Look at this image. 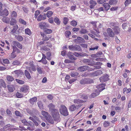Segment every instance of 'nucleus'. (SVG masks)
Returning a JSON list of instances; mask_svg holds the SVG:
<instances>
[{
	"label": "nucleus",
	"mask_w": 131,
	"mask_h": 131,
	"mask_svg": "<svg viewBox=\"0 0 131 131\" xmlns=\"http://www.w3.org/2000/svg\"><path fill=\"white\" fill-rule=\"evenodd\" d=\"M88 68L89 67L88 66H83L79 68L78 70L81 71H83L88 70Z\"/></svg>",
	"instance_id": "4be33fe9"
},
{
	"label": "nucleus",
	"mask_w": 131,
	"mask_h": 131,
	"mask_svg": "<svg viewBox=\"0 0 131 131\" xmlns=\"http://www.w3.org/2000/svg\"><path fill=\"white\" fill-rule=\"evenodd\" d=\"M105 84L104 83H102L97 86V88L100 89L96 90L95 93H93L91 94L90 96V97L94 98L99 95L100 92L105 89Z\"/></svg>",
	"instance_id": "f257e3e1"
},
{
	"label": "nucleus",
	"mask_w": 131,
	"mask_h": 131,
	"mask_svg": "<svg viewBox=\"0 0 131 131\" xmlns=\"http://www.w3.org/2000/svg\"><path fill=\"white\" fill-rule=\"evenodd\" d=\"M107 32L108 36L110 37H113L114 36V33L111 28H108L107 30Z\"/></svg>",
	"instance_id": "1a4fd4ad"
},
{
	"label": "nucleus",
	"mask_w": 131,
	"mask_h": 131,
	"mask_svg": "<svg viewBox=\"0 0 131 131\" xmlns=\"http://www.w3.org/2000/svg\"><path fill=\"white\" fill-rule=\"evenodd\" d=\"M9 14L8 10L6 9H4L2 11H0V16L3 17L6 16H7Z\"/></svg>",
	"instance_id": "f8f14e48"
},
{
	"label": "nucleus",
	"mask_w": 131,
	"mask_h": 131,
	"mask_svg": "<svg viewBox=\"0 0 131 131\" xmlns=\"http://www.w3.org/2000/svg\"><path fill=\"white\" fill-rule=\"evenodd\" d=\"M110 26L112 29H113L115 27H116V24L115 23L113 22H111L110 23Z\"/></svg>",
	"instance_id": "de8ad7c7"
},
{
	"label": "nucleus",
	"mask_w": 131,
	"mask_h": 131,
	"mask_svg": "<svg viewBox=\"0 0 131 131\" xmlns=\"http://www.w3.org/2000/svg\"><path fill=\"white\" fill-rule=\"evenodd\" d=\"M49 108V111L51 112V114L56 112V111L58 110L56 109H55V105L52 103H50L48 105Z\"/></svg>",
	"instance_id": "423d86ee"
},
{
	"label": "nucleus",
	"mask_w": 131,
	"mask_h": 131,
	"mask_svg": "<svg viewBox=\"0 0 131 131\" xmlns=\"http://www.w3.org/2000/svg\"><path fill=\"white\" fill-rule=\"evenodd\" d=\"M109 76L108 75L106 74H105L103 77H101L100 80L101 82H103L106 81H107L108 80Z\"/></svg>",
	"instance_id": "9d476101"
},
{
	"label": "nucleus",
	"mask_w": 131,
	"mask_h": 131,
	"mask_svg": "<svg viewBox=\"0 0 131 131\" xmlns=\"http://www.w3.org/2000/svg\"><path fill=\"white\" fill-rule=\"evenodd\" d=\"M75 42L76 43H79L84 42L85 40L84 39L80 37H77V38L75 40Z\"/></svg>",
	"instance_id": "dca6fc26"
},
{
	"label": "nucleus",
	"mask_w": 131,
	"mask_h": 131,
	"mask_svg": "<svg viewBox=\"0 0 131 131\" xmlns=\"http://www.w3.org/2000/svg\"><path fill=\"white\" fill-rule=\"evenodd\" d=\"M117 3L116 0H110L109 2V3L110 5L115 4Z\"/></svg>",
	"instance_id": "864d4df0"
},
{
	"label": "nucleus",
	"mask_w": 131,
	"mask_h": 131,
	"mask_svg": "<svg viewBox=\"0 0 131 131\" xmlns=\"http://www.w3.org/2000/svg\"><path fill=\"white\" fill-rule=\"evenodd\" d=\"M41 114L44 117L46 118L48 116V113L47 112L45 111H42L41 113Z\"/></svg>",
	"instance_id": "e433bc0d"
},
{
	"label": "nucleus",
	"mask_w": 131,
	"mask_h": 131,
	"mask_svg": "<svg viewBox=\"0 0 131 131\" xmlns=\"http://www.w3.org/2000/svg\"><path fill=\"white\" fill-rule=\"evenodd\" d=\"M19 23L24 25H26V22L23 19L21 18L19 19Z\"/></svg>",
	"instance_id": "3c124183"
},
{
	"label": "nucleus",
	"mask_w": 131,
	"mask_h": 131,
	"mask_svg": "<svg viewBox=\"0 0 131 131\" xmlns=\"http://www.w3.org/2000/svg\"><path fill=\"white\" fill-rule=\"evenodd\" d=\"M47 122L49 124H52L54 123V121L51 117H47L46 118Z\"/></svg>",
	"instance_id": "5701e85b"
},
{
	"label": "nucleus",
	"mask_w": 131,
	"mask_h": 131,
	"mask_svg": "<svg viewBox=\"0 0 131 131\" xmlns=\"http://www.w3.org/2000/svg\"><path fill=\"white\" fill-rule=\"evenodd\" d=\"M56 112L53 113L51 114L54 120L58 122L60 121L59 114L58 110H56Z\"/></svg>",
	"instance_id": "7ed1b4c3"
},
{
	"label": "nucleus",
	"mask_w": 131,
	"mask_h": 131,
	"mask_svg": "<svg viewBox=\"0 0 131 131\" xmlns=\"http://www.w3.org/2000/svg\"><path fill=\"white\" fill-rule=\"evenodd\" d=\"M131 3V0H126L124 4L126 6H127Z\"/></svg>",
	"instance_id": "8fccbe9b"
},
{
	"label": "nucleus",
	"mask_w": 131,
	"mask_h": 131,
	"mask_svg": "<svg viewBox=\"0 0 131 131\" xmlns=\"http://www.w3.org/2000/svg\"><path fill=\"white\" fill-rule=\"evenodd\" d=\"M114 31V34L118 35L119 34L120 31V28L118 26L115 27L113 29Z\"/></svg>",
	"instance_id": "6ab92c4d"
},
{
	"label": "nucleus",
	"mask_w": 131,
	"mask_h": 131,
	"mask_svg": "<svg viewBox=\"0 0 131 131\" xmlns=\"http://www.w3.org/2000/svg\"><path fill=\"white\" fill-rule=\"evenodd\" d=\"M76 109V107L75 105H71L69 108V110L71 111H74Z\"/></svg>",
	"instance_id": "4c0bfd02"
},
{
	"label": "nucleus",
	"mask_w": 131,
	"mask_h": 131,
	"mask_svg": "<svg viewBox=\"0 0 131 131\" xmlns=\"http://www.w3.org/2000/svg\"><path fill=\"white\" fill-rule=\"evenodd\" d=\"M102 71L100 70H98L97 71H95L93 73H92L90 74V76L92 77L95 76H97L100 74H102Z\"/></svg>",
	"instance_id": "9b49d317"
},
{
	"label": "nucleus",
	"mask_w": 131,
	"mask_h": 131,
	"mask_svg": "<svg viewBox=\"0 0 131 131\" xmlns=\"http://www.w3.org/2000/svg\"><path fill=\"white\" fill-rule=\"evenodd\" d=\"M71 32L69 31H67L65 32V35L66 37H69V36L71 35Z\"/></svg>",
	"instance_id": "bf43d9fd"
},
{
	"label": "nucleus",
	"mask_w": 131,
	"mask_h": 131,
	"mask_svg": "<svg viewBox=\"0 0 131 131\" xmlns=\"http://www.w3.org/2000/svg\"><path fill=\"white\" fill-rule=\"evenodd\" d=\"M103 6L106 10H108L110 7V6L107 3H105L103 4Z\"/></svg>",
	"instance_id": "2f4dec72"
},
{
	"label": "nucleus",
	"mask_w": 131,
	"mask_h": 131,
	"mask_svg": "<svg viewBox=\"0 0 131 131\" xmlns=\"http://www.w3.org/2000/svg\"><path fill=\"white\" fill-rule=\"evenodd\" d=\"M37 104L38 107L39 108L41 109L42 110L43 109V104L42 102L41 101H39L37 102Z\"/></svg>",
	"instance_id": "7c9ffc66"
},
{
	"label": "nucleus",
	"mask_w": 131,
	"mask_h": 131,
	"mask_svg": "<svg viewBox=\"0 0 131 131\" xmlns=\"http://www.w3.org/2000/svg\"><path fill=\"white\" fill-rule=\"evenodd\" d=\"M17 39L19 41H21L23 40V38L21 36H18L17 37Z\"/></svg>",
	"instance_id": "e2e57ef3"
},
{
	"label": "nucleus",
	"mask_w": 131,
	"mask_h": 131,
	"mask_svg": "<svg viewBox=\"0 0 131 131\" xmlns=\"http://www.w3.org/2000/svg\"><path fill=\"white\" fill-rule=\"evenodd\" d=\"M88 31L85 28H82L80 30L79 33L81 34H85L88 33Z\"/></svg>",
	"instance_id": "c85d7f7f"
},
{
	"label": "nucleus",
	"mask_w": 131,
	"mask_h": 131,
	"mask_svg": "<svg viewBox=\"0 0 131 131\" xmlns=\"http://www.w3.org/2000/svg\"><path fill=\"white\" fill-rule=\"evenodd\" d=\"M69 21V20L66 17H64L63 19V23L65 25H66L67 24L68 21Z\"/></svg>",
	"instance_id": "052dcab7"
},
{
	"label": "nucleus",
	"mask_w": 131,
	"mask_h": 131,
	"mask_svg": "<svg viewBox=\"0 0 131 131\" xmlns=\"http://www.w3.org/2000/svg\"><path fill=\"white\" fill-rule=\"evenodd\" d=\"M26 34L30 36L31 34L30 30L28 28L26 29L25 30Z\"/></svg>",
	"instance_id": "c9c22d12"
},
{
	"label": "nucleus",
	"mask_w": 131,
	"mask_h": 131,
	"mask_svg": "<svg viewBox=\"0 0 131 131\" xmlns=\"http://www.w3.org/2000/svg\"><path fill=\"white\" fill-rule=\"evenodd\" d=\"M90 32L96 37H99L100 36L98 34L100 32L97 28H95V29H94L93 30H90Z\"/></svg>",
	"instance_id": "4468645a"
},
{
	"label": "nucleus",
	"mask_w": 131,
	"mask_h": 131,
	"mask_svg": "<svg viewBox=\"0 0 131 131\" xmlns=\"http://www.w3.org/2000/svg\"><path fill=\"white\" fill-rule=\"evenodd\" d=\"M53 14V12L51 11H49L47 12L46 13V15L48 17H50Z\"/></svg>",
	"instance_id": "79ce46f5"
},
{
	"label": "nucleus",
	"mask_w": 131,
	"mask_h": 131,
	"mask_svg": "<svg viewBox=\"0 0 131 131\" xmlns=\"http://www.w3.org/2000/svg\"><path fill=\"white\" fill-rule=\"evenodd\" d=\"M21 122L22 123L25 125L28 126L29 125V124L26 121V120L25 119H23L21 121Z\"/></svg>",
	"instance_id": "c03bdc74"
},
{
	"label": "nucleus",
	"mask_w": 131,
	"mask_h": 131,
	"mask_svg": "<svg viewBox=\"0 0 131 131\" xmlns=\"http://www.w3.org/2000/svg\"><path fill=\"white\" fill-rule=\"evenodd\" d=\"M97 23V22L95 21H92L91 22V23L93 25V28L94 29H95V28H97L96 27V24Z\"/></svg>",
	"instance_id": "13d9d810"
},
{
	"label": "nucleus",
	"mask_w": 131,
	"mask_h": 131,
	"mask_svg": "<svg viewBox=\"0 0 131 131\" xmlns=\"http://www.w3.org/2000/svg\"><path fill=\"white\" fill-rule=\"evenodd\" d=\"M60 112L64 116H67L69 114L67 109L64 105H61L60 107Z\"/></svg>",
	"instance_id": "f03ea898"
},
{
	"label": "nucleus",
	"mask_w": 131,
	"mask_h": 131,
	"mask_svg": "<svg viewBox=\"0 0 131 131\" xmlns=\"http://www.w3.org/2000/svg\"><path fill=\"white\" fill-rule=\"evenodd\" d=\"M29 88V86L26 85H24L20 89V91L23 92L24 93H27Z\"/></svg>",
	"instance_id": "6e6552de"
},
{
	"label": "nucleus",
	"mask_w": 131,
	"mask_h": 131,
	"mask_svg": "<svg viewBox=\"0 0 131 131\" xmlns=\"http://www.w3.org/2000/svg\"><path fill=\"white\" fill-rule=\"evenodd\" d=\"M70 24L72 26H75L77 25V22L73 20L71 21Z\"/></svg>",
	"instance_id": "4d7b16f0"
},
{
	"label": "nucleus",
	"mask_w": 131,
	"mask_h": 131,
	"mask_svg": "<svg viewBox=\"0 0 131 131\" xmlns=\"http://www.w3.org/2000/svg\"><path fill=\"white\" fill-rule=\"evenodd\" d=\"M92 80L89 79L85 78L81 80L80 82L81 84H84L91 83L92 82Z\"/></svg>",
	"instance_id": "0eeeda50"
},
{
	"label": "nucleus",
	"mask_w": 131,
	"mask_h": 131,
	"mask_svg": "<svg viewBox=\"0 0 131 131\" xmlns=\"http://www.w3.org/2000/svg\"><path fill=\"white\" fill-rule=\"evenodd\" d=\"M17 22V21L16 19L12 18L10 21V24L11 25H14L16 24Z\"/></svg>",
	"instance_id": "cd10ccee"
},
{
	"label": "nucleus",
	"mask_w": 131,
	"mask_h": 131,
	"mask_svg": "<svg viewBox=\"0 0 131 131\" xmlns=\"http://www.w3.org/2000/svg\"><path fill=\"white\" fill-rule=\"evenodd\" d=\"M3 131L6 130H11L16 129L14 128H11V125L10 124H8L4 126L3 128Z\"/></svg>",
	"instance_id": "2eb2a0df"
},
{
	"label": "nucleus",
	"mask_w": 131,
	"mask_h": 131,
	"mask_svg": "<svg viewBox=\"0 0 131 131\" xmlns=\"http://www.w3.org/2000/svg\"><path fill=\"white\" fill-rule=\"evenodd\" d=\"M69 49L72 51H80L81 50V48L79 46L75 45L74 46L71 45L69 47Z\"/></svg>",
	"instance_id": "39448f33"
},
{
	"label": "nucleus",
	"mask_w": 131,
	"mask_h": 131,
	"mask_svg": "<svg viewBox=\"0 0 131 131\" xmlns=\"http://www.w3.org/2000/svg\"><path fill=\"white\" fill-rule=\"evenodd\" d=\"M7 80L8 81H12L14 80V78L11 76L8 75L6 77Z\"/></svg>",
	"instance_id": "ea45409f"
},
{
	"label": "nucleus",
	"mask_w": 131,
	"mask_h": 131,
	"mask_svg": "<svg viewBox=\"0 0 131 131\" xmlns=\"http://www.w3.org/2000/svg\"><path fill=\"white\" fill-rule=\"evenodd\" d=\"M25 74L26 77L28 79H30L31 78L30 74L26 70H25Z\"/></svg>",
	"instance_id": "473e14b6"
},
{
	"label": "nucleus",
	"mask_w": 131,
	"mask_h": 131,
	"mask_svg": "<svg viewBox=\"0 0 131 131\" xmlns=\"http://www.w3.org/2000/svg\"><path fill=\"white\" fill-rule=\"evenodd\" d=\"M29 65L30 66L29 68V70L30 72H31V70H32L34 71H36V69L33 64L32 62H31L29 63Z\"/></svg>",
	"instance_id": "412c9836"
},
{
	"label": "nucleus",
	"mask_w": 131,
	"mask_h": 131,
	"mask_svg": "<svg viewBox=\"0 0 131 131\" xmlns=\"http://www.w3.org/2000/svg\"><path fill=\"white\" fill-rule=\"evenodd\" d=\"M37 101V98L36 97H35L30 99L29 101L31 104H33L34 102H36Z\"/></svg>",
	"instance_id": "72a5a7b5"
},
{
	"label": "nucleus",
	"mask_w": 131,
	"mask_h": 131,
	"mask_svg": "<svg viewBox=\"0 0 131 131\" xmlns=\"http://www.w3.org/2000/svg\"><path fill=\"white\" fill-rule=\"evenodd\" d=\"M3 61L4 63L6 64L9 63V60L6 59H3Z\"/></svg>",
	"instance_id": "338daca9"
},
{
	"label": "nucleus",
	"mask_w": 131,
	"mask_h": 131,
	"mask_svg": "<svg viewBox=\"0 0 131 131\" xmlns=\"http://www.w3.org/2000/svg\"><path fill=\"white\" fill-rule=\"evenodd\" d=\"M73 54L75 56L77 57H79L80 56H83V55L82 53L80 52H74Z\"/></svg>",
	"instance_id": "a19ab883"
},
{
	"label": "nucleus",
	"mask_w": 131,
	"mask_h": 131,
	"mask_svg": "<svg viewBox=\"0 0 131 131\" xmlns=\"http://www.w3.org/2000/svg\"><path fill=\"white\" fill-rule=\"evenodd\" d=\"M3 17L2 19L3 22L6 23H8L10 20V18L8 17H6L5 16Z\"/></svg>",
	"instance_id": "a878e982"
},
{
	"label": "nucleus",
	"mask_w": 131,
	"mask_h": 131,
	"mask_svg": "<svg viewBox=\"0 0 131 131\" xmlns=\"http://www.w3.org/2000/svg\"><path fill=\"white\" fill-rule=\"evenodd\" d=\"M29 119L34 122V125L36 126H38L39 124L40 123L39 118L36 116H35L34 117H30Z\"/></svg>",
	"instance_id": "20e7f679"
},
{
	"label": "nucleus",
	"mask_w": 131,
	"mask_h": 131,
	"mask_svg": "<svg viewBox=\"0 0 131 131\" xmlns=\"http://www.w3.org/2000/svg\"><path fill=\"white\" fill-rule=\"evenodd\" d=\"M78 75V73L76 72H73L71 74V76L72 77H75L77 76Z\"/></svg>",
	"instance_id": "603ef678"
},
{
	"label": "nucleus",
	"mask_w": 131,
	"mask_h": 131,
	"mask_svg": "<svg viewBox=\"0 0 131 131\" xmlns=\"http://www.w3.org/2000/svg\"><path fill=\"white\" fill-rule=\"evenodd\" d=\"M40 13V12L39 10H36L35 13V18H37L38 15Z\"/></svg>",
	"instance_id": "6e6d98bb"
},
{
	"label": "nucleus",
	"mask_w": 131,
	"mask_h": 131,
	"mask_svg": "<svg viewBox=\"0 0 131 131\" xmlns=\"http://www.w3.org/2000/svg\"><path fill=\"white\" fill-rule=\"evenodd\" d=\"M90 7L92 9L96 4L97 3L95 1L91 0L90 2Z\"/></svg>",
	"instance_id": "393cba45"
},
{
	"label": "nucleus",
	"mask_w": 131,
	"mask_h": 131,
	"mask_svg": "<svg viewBox=\"0 0 131 131\" xmlns=\"http://www.w3.org/2000/svg\"><path fill=\"white\" fill-rule=\"evenodd\" d=\"M54 22L58 25L60 24V21L59 19L57 17H55L54 19Z\"/></svg>",
	"instance_id": "37998d69"
},
{
	"label": "nucleus",
	"mask_w": 131,
	"mask_h": 131,
	"mask_svg": "<svg viewBox=\"0 0 131 131\" xmlns=\"http://www.w3.org/2000/svg\"><path fill=\"white\" fill-rule=\"evenodd\" d=\"M16 96L18 98H21L23 97V95L20 93L19 92H17L16 94Z\"/></svg>",
	"instance_id": "680f3d73"
},
{
	"label": "nucleus",
	"mask_w": 131,
	"mask_h": 131,
	"mask_svg": "<svg viewBox=\"0 0 131 131\" xmlns=\"http://www.w3.org/2000/svg\"><path fill=\"white\" fill-rule=\"evenodd\" d=\"M13 43L14 46H17L20 49H21L22 47V46L19 43L16 41H13Z\"/></svg>",
	"instance_id": "b1692460"
},
{
	"label": "nucleus",
	"mask_w": 131,
	"mask_h": 131,
	"mask_svg": "<svg viewBox=\"0 0 131 131\" xmlns=\"http://www.w3.org/2000/svg\"><path fill=\"white\" fill-rule=\"evenodd\" d=\"M13 73L15 74V76L17 77H21L23 74L22 71L19 70L14 71L12 72V73Z\"/></svg>",
	"instance_id": "ddd939ff"
},
{
	"label": "nucleus",
	"mask_w": 131,
	"mask_h": 131,
	"mask_svg": "<svg viewBox=\"0 0 131 131\" xmlns=\"http://www.w3.org/2000/svg\"><path fill=\"white\" fill-rule=\"evenodd\" d=\"M99 47L97 46L93 45L91 46V48H90L89 50L94 51L95 50H97L98 49Z\"/></svg>",
	"instance_id": "bb28decb"
},
{
	"label": "nucleus",
	"mask_w": 131,
	"mask_h": 131,
	"mask_svg": "<svg viewBox=\"0 0 131 131\" xmlns=\"http://www.w3.org/2000/svg\"><path fill=\"white\" fill-rule=\"evenodd\" d=\"M8 89L10 92H13L15 90L14 86L13 85H8Z\"/></svg>",
	"instance_id": "c756f323"
},
{
	"label": "nucleus",
	"mask_w": 131,
	"mask_h": 131,
	"mask_svg": "<svg viewBox=\"0 0 131 131\" xmlns=\"http://www.w3.org/2000/svg\"><path fill=\"white\" fill-rule=\"evenodd\" d=\"M2 86L4 88L6 87L5 82L2 80H1L0 81V87H1Z\"/></svg>",
	"instance_id": "58836bf2"
},
{
	"label": "nucleus",
	"mask_w": 131,
	"mask_h": 131,
	"mask_svg": "<svg viewBox=\"0 0 131 131\" xmlns=\"http://www.w3.org/2000/svg\"><path fill=\"white\" fill-rule=\"evenodd\" d=\"M46 19V15L45 14L44 15L41 14L39 15L37 17V20L38 21H40L42 20H44Z\"/></svg>",
	"instance_id": "aec40b11"
},
{
	"label": "nucleus",
	"mask_w": 131,
	"mask_h": 131,
	"mask_svg": "<svg viewBox=\"0 0 131 131\" xmlns=\"http://www.w3.org/2000/svg\"><path fill=\"white\" fill-rule=\"evenodd\" d=\"M44 31L47 34H50L52 32V31L51 30L47 28H46L44 30Z\"/></svg>",
	"instance_id": "09e8293b"
},
{
	"label": "nucleus",
	"mask_w": 131,
	"mask_h": 131,
	"mask_svg": "<svg viewBox=\"0 0 131 131\" xmlns=\"http://www.w3.org/2000/svg\"><path fill=\"white\" fill-rule=\"evenodd\" d=\"M110 123L108 121H105L103 123V125L105 127H106L109 126Z\"/></svg>",
	"instance_id": "5fc2aeb1"
},
{
	"label": "nucleus",
	"mask_w": 131,
	"mask_h": 131,
	"mask_svg": "<svg viewBox=\"0 0 131 131\" xmlns=\"http://www.w3.org/2000/svg\"><path fill=\"white\" fill-rule=\"evenodd\" d=\"M15 80L16 82L20 84H23L25 83V82L24 81L19 80L17 79H16Z\"/></svg>",
	"instance_id": "49530a36"
},
{
	"label": "nucleus",
	"mask_w": 131,
	"mask_h": 131,
	"mask_svg": "<svg viewBox=\"0 0 131 131\" xmlns=\"http://www.w3.org/2000/svg\"><path fill=\"white\" fill-rule=\"evenodd\" d=\"M88 97L85 94L82 95L81 97V98L82 99H86L88 98Z\"/></svg>",
	"instance_id": "774afa93"
},
{
	"label": "nucleus",
	"mask_w": 131,
	"mask_h": 131,
	"mask_svg": "<svg viewBox=\"0 0 131 131\" xmlns=\"http://www.w3.org/2000/svg\"><path fill=\"white\" fill-rule=\"evenodd\" d=\"M42 57L41 60L38 61L39 62H42L44 64H46L47 63V61L46 59V56L45 54H42Z\"/></svg>",
	"instance_id": "f3484780"
},
{
	"label": "nucleus",
	"mask_w": 131,
	"mask_h": 131,
	"mask_svg": "<svg viewBox=\"0 0 131 131\" xmlns=\"http://www.w3.org/2000/svg\"><path fill=\"white\" fill-rule=\"evenodd\" d=\"M20 62L17 60H15L13 61L12 63V64L14 66H18L20 65Z\"/></svg>",
	"instance_id": "a18cd8bd"
},
{
	"label": "nucleus",
	"mask_w": 131,
	"mask_h": 131,
	"mask_svg": "<svg viewBox=\"0 0 131 131\" xmlns=\"http://www.w3.org/2000/svg\"><path fill=\"white\" fill-rule=\"evenodd\" d=\"M39 26L41 29L45 30L46 29L47 27L48 26V25L47 23L44 22L40 23Z\"/></svg>",
	"instance_id": "a211bd4d"
},
{
	"label": "nucleus",
	"mask_w": 131,
	"mask_h": 131,
	"mask_svg": "<svg viewBox=\"0 0 131 131\" xmlns=\"http://www.w3.org/2000/svg\"><path fill=\"white\" fill-rule=\"evenodd\" d=\"M74 102L75 103L79 104L81 102V101L79 99H75L74 100Z\"/></svg>",
	"instance_id": "69168bd1"
},
{
	"label": "nucleus",
	"mask_w": 131,
	"mask_h": 131,
	"mask_svg": "<svg viewBox=\"0 0 131 131\" xmlns=\"http://www.w3.org/2000/svg\"><path fill=\"white\" fill-rule=\"evenodd\" d=\"M37 70L39 74H41L42 73V71L41 68L39 67H37Z\"/></svg>",
	"instance_id": "0e129e2a"
},
{
	"label": "nucleus",
	"mask_w": 131,
	"mask_h": 131,
	"mask_svg": "<svg viewBox=\"0 0 131 131\" xmlns=\"http://www.w3.org/2000/svg\"><path fill=\"white\" fill-rule=\"evenodd\" d=\"M17 15V13L15 11H14L12 12L11 16L12 18L16 17Z\"/></svg>",
	"instance_id": "f704fd0d"
}]
</instances>
